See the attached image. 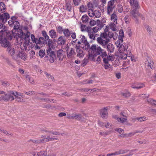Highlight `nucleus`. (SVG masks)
Listing matches in <instances>:
<instances>
[{
	"label": "nucleus",
	"instance_id": "obj_60",
	"mask_svg": "<svg viewBox=\"0 0 156 156\" xmlns=\"http://www.w3.org/2000/svg\"><path fill=\"white\" fill-rule=\"evenodd\" d=\"M38 42L37 44H40V43H44V40L43 37H40L39 38V39H38Z\"/></svg>",
	"mask_w": 156,
	"mask_h": 156
},
{
	"label": "nucleus",
	"instance_id": "obj_36",
	"mask_svg": "<svg viewBox=\"0 0 156 156\" xmlns=\"http://www.w3.org/2000/svg\"><path fill=\"white\" fill-rule=\"evenodd\" d=\"M147 101L149 104L154 106H156V101L150 98L147 100Z\"/></svg>",
	"mask_w": 156,
	"mask_h": 156
},
{
	"label": "nucleus",
	"instance_id": "obj_44",
	"mask_svg": "<svg viewBox=\"0 0 156 156\" xmlns=\"http://www.w3.org/2000/svg\"><path fill=\"white\" fill-rule=\"evenodd\" d=\"M51 133L53 135L57 136H63L66 135V134L64 133H59L56 131H51Z\"/></svg>",
	"mask_w": 156,
	"mask_h": 156
},
{
	"label": "nucleus",
	"instance_id": "obj_16",
	"mask_svg": "<svg viewBox=\"0 0 156 156\" xmlns=\"http://www.w3.org/2000/svg\"><path fill=\"white\" fill-rule=\"evenodd\" d=\"M71 118L75 119L78 121H82V116L80 113H73L72 114Z\"/></svg>",
	"mask_w": 156,
	"mask_h": 156
},
{
	"label": "nucleus",
	"instance_id": "obj_28",
	"mask_svg": "<svg viewBox=\"0 0 156 156\" xmlns=\"http://www.w3.org/2000/svg\"><path fill=\"white\" fill-rule=\"evenodd\" d=\"M122 95L125 98H128L130 97L131 94L130 92L127 90H125V92L121 93Z\"/></svg>",
	"mask_w": 156,
	"mask_h": 156
},
{
	"label": "nucleus",
	"instance_id": "obj_26",
	"mask_svg": "<svg viewBox=\"0 0 156 156\" xmlns=\"http://www.w3.org/2000/svg\"><path fill=\"white\" fill-rule=\"evenodd\" d=\"M65 41V40L64 39V38L62 36L59 37L57 41V42L58 44L62 45L64 44Z\"/></svg>",
	"mask_w": 156,
	"mask_h": 156
},
{
	"label": "nucleus",
	"instance_id": "obj_39",
	"mask_svg": "<svg viewBox=\"0 0 156 156\" xmlns=\"http://www.w3.org/2000/svg\"><path fill=\"white\" fill-rule=\"evenodd\" d=\"M127 119L126 118H121L119 117L117 119V121L118 122L123 124L127 122Z\"/></svg>",
	"mask_w": 156,
	"mask_h": 156
},
{
	"label": "nucleus",
	"instance_id": "obj_41",
	"mask_svg": "<svg viewBox=\"0 0 156 156\" xmlns=\"http://www.w3.org/2000/svg\"><path fill=\"white\" fill-rule=\"evenodd\" d=\"M89 17L87 15H83L82 17L81 20L83 23H86L88 21Z\"/></svg>",
	"mask_w": 156,
	"mask_h": 156
},
{
	"label": "nucleus",
	"instance_id": "obj_52",
	"mask_svg": "<svg viewBox=\"0 0 156 156\" xmlns=\"http://www.w3.org/2000/svg\"><path fill=\"white\" fill-rule=\"evenodd\" d=\"M145 85L143 83H140L139 84L138 86L136 87H133V86H131V87L133 89H141L144 87Z\"/></svg>",
	"mask_w": 156,
	"mask_h": 156
},
{
	"label": "nucleus",
	"instance_id": "obj_15",
	"mask_svg": "<svg viewBox=\"0 0 156 156\" xmlns=\"http://www.w3.org/2000/svg\"><path fill=\"white\" fill-rule=\"evenodd\" d=\"M79 46V47H80L82 48L87 51H88L89 50L90 51V46L89 43L87 41L81 44Z\"/></svg>",
	"mask_w": 156,
	"mask_h": 156
},
{
	"label": "nucleus",
	"instance_id": "obj_4",
	"mask_svg": "<svg viewBox=\"0 0 156 156\" xmlns=\"http://www.w3.org/2000/svg\"><path fill=\"white\" fill-rule=\"evenodd\" d=\"M14 97V92L13 91H9L6 93L5 95L0 97V100H3L6 102L9 101H12L15 99Z\"/></svg>",
	"mask_w": 156,
	"mask_h": 156
},
{
	"label": "nucleus",
	"instance_id": "obj_24",
	"mask_svg": "<svg viewBox=\"0 0 156 156\" xmlns=\"http://www.w3.org/2000/svg\"><path fill=\"white\" fill-rule=\"evenodd\" d=\"M111 20L112 23H117V16L115 13L114 12L111 15Z\"/></svg>",
	"mask_w": 156,
	"mask_h": 156
},
{
	"label": "nucleus",
	"instance_id": "obj_38",
	"mask_svg": "<svg viewBox=\"0 0 156 156\" xmlns=\"http://www.w3.org/2000/svg\"><path fill=\"white\" fill-rule=\"evenodd\" d=\"M26 78L27 80H28L32 84H34V82L33 79L30 76L28 75H27L26 76Z\"/></svg>",
	"mask_w": 156,
	"mask_h": 156
},
{
	"label": "nucleus",
	"instance_id": "obj_9",
	"mask_svg": "<svg viewBox=\"0 0 156 156\" xmlns=\"http://www.w3.org/2000/svg\"><path fill=\"white\" fill-rule=\"evenodd\" d=\"M9 17V15L7 13H5L2 14L0 13V24L5 23Z\"/></svg>",
	"mask_w": 156,
	"mask_h": 156
},
{
	"label": "nucleus",
	"instance_id": "obj_50",
	"mask_svg": "<svg viewBox=\"0 0 156 156\" xmlns=\"http://www.w3.org/2000/svg\"><path fill=\"white\" fill-rule=\"evenodd\" d=\"M147 118L146 117L143 116L140 117H137V121L140 122H142L147 120Z\"/></svg>",
	"mask_w": 156,
	"mask_h": 156
},
{
	"label": "nucleus",
	"instance_id": "obj_31",
	"mask_svg": "<svg viewBox=\"0 0 156 156\" xmlns=\"http://www.w3.org/2000/svg\"><path fill=\"white\" fill-rule=\"evenodd\" d=\"M87 29L95 33H97L98 31L99 28L98 27H95L92 28L91 27H87Z\"/></svg>",
	"mask_w": 156,
	"mask_h": 156
},
{
	"label": "nucleus",
	"instance_id": "obj_14",
	"mask_svg": "<svg viewBox=\"0 0 156 156\" xmlns=\"http://www.w3.org/2000/svg\"><path fill=\"white\" fill-rule=\"evenodd\" d=\"M0 43L2 46L4 47H8L11 46V44L5 38H3L2 40L0 41Z\"/></svg>",
	"mask_w": 156,
	"mask_h": 156
},
{
	"label": "nucleus",
	"instance_id": "obj_51",
	"mask_svg": "<svg viewBox=\"0 0 156 156\" xmlns=\"http://www.w3.org/2000/svg\"><path fill=\"white\" fill-rule=\"evenodd\" d=\"M119 39H121L124 36V34L123 31L122 30H120L119 32Z\"/></svg>",
	"mask_w": 156,
	"mask_h": 156
},
{
	"label": "nucleus",
	"instance_id": "obj_57",
	"mask_svg": "<svg viewBox=\"0 0 156 156\" xmlns=\"http://www.w3.org/2000/svg\"><path fill=\"white\" fill-rule=\"evenodd\" d=\"M24 94H27L28 95H32L35 94V92L33 91H29L28 92L24 91Z\"/></svg>",
	"mask_w": 156,
	"mask_h": 156
},
{
	"label": "nucleus",
	"instance_id": "obj_33",
	"mask_svg": "<svg viewBox=\"0 0 156 156\" xmlns=\"http://www.w3.org/2000/svg\"><path fill=\"white\" fill-rule=\"evenodd\" d=\"M15 99L16 101L18 102H24L25 100L24 99L22 98L21 97H18L17 96H14Z\"/></svg>",
	"mask_w": 156,
	"mask_h": 156
},
{
	"label": "nucleus",
	"instance_id": "obj_18",
	"mask_svg": "<svg viewBox=\"0 0 156 156\" xmlns=\"http://www.w3.org/2000/svg\"><path fill=\"white\" fill-rule=\"evenodd\" d=\"M117 23H112L111 22L109 24L108 27V28L111 29L112 31H118V28L116 27Z\"/></svg>",
	"mask_w": 156,
	"mask_h": 156
},
{
	"label": "nucleus",
	"instance_id": "obj_19",
	"mask_svg": "<svg viewBox=\"0 0 156 156\" xmlns=\"http://www.w3.org/2000/svg\"><path fill=\"white\" fill-rule=\"evenodd\" d=\"M132 7L135 9H138L140 8L139 2L137 0H134L130 4Z\"/></svg>",
	"mask_w": 156,
	"mask_h": 156
},
{
	"label": "nucleus",
	"instance_id": "obj_6",
	"mask_svg": "<svg viewBox=\"0 0 156 156\" xmlns=\"http://www.w3.org/2000/svg\"><path fill=\"white\" fill-rule=\"evenodd\" d=\"M88 13L91 17L98 18L101 16V13L99 10H94L90 8L88 9Z\"/></svg>",
	"mask_w": 156,
	"mask_h": 156
},
{
	"label": "nucleus",
	"instance_id": "obj_61",
	"mask_svg": "<svg viewBox=\"0 0 156 156\" xmlns=\"http://www.w3.org/2000/svg\"><path fill=\"white\" fill-rule=\"evenodd\" d=\"M81 0H73V2L75 5H78L81 3Z\"/></svg>",
	"mask_w": 156,
	"mask_h": 156
},
{
	"label": "nucleus",
	"instance_id": "obj_21",
	"mask_svg": "<svg viewBox=\"0 0 156 156\" xmlns=\"http://www.w3.org/2000/svg\"><path fill=\"white\" fill-rule=\"evenodd\" d=\"M128 47V46L127 45L124 46L123 44H121L119 48V51L120 53H124L127 50Z\"/></svg>",
	"mask_w": 156,
	"mask_h": 156
},
{
	"label": "nucleus",
	"instance_id": "obj_25",
	"mask_svg": "<svg viewBox=\"0 0 156 156\" xmlns=\"http://www.w3.org/2000/svg\"><path fill=\"white\" fill-rule=\"evenodd\" d=\"M49 34L52 38H55L57 37L56 32L54 30L52 29L49 32Z\"/></svg>",
	"mask_w": 156,
	"mask_h": 156
},
{
	"label": "nucleus",
	"instance_id": "obj_62",
	"mask_svg": "<svg viewBox=\"0 0 156 156\" xmlns=\"http://www.w3.org/2000/svg\"><path fill=\"white\" fill-rule=\"evenodd\" d=\"M31 141L34 143L36 144H41L40 139L32 140Z\"/></svg>",
	"mask_w": 156,
	"mask_h": 156
},
{
	"label": "nucleus",
	"instance_id": "obj_37",
	"mask_svg": "<svg viewBox=\"0 0 156 156\" xmlns=\"http://www.w3.org/2000/svg\"><path fill=\"white\" fill-rule=\"evenodd\" d=\"M105 68L106 69H108L109 71H112L113 69L111 65L108 63H106L104 65Z\"/></svg>",
	"mask_w": 156,
	"mask_h": 156
},
{
	"label": "nucleus",
	"instance_id": "obj_2",
	"mask_svg": "<svg viewBox=\"0 0 156 156\" xmlns=\"http://www.w3.org/2000/svg\"><path fill=\"white\" fill-rule=\"evenodd\" d=\"M114 33L112 32L109 31L108 34L106 32L101 33L100 36L97 39L98 43L101 45L104 48H105L106 45L110 41L109 39L112 38L114 40H116V37H114Z\"/></svg>",
	"mask_w": 156,
	"mask_h": 156
},
{
	"label": "nucleus",
	"instance_id": "obj_35",
	"mask_svg": "<svg viewBox=\"0 0 156 156\" xmlns=\"http://www.w3.org/2000/svg\"><path fill=\"white\" fill-rule=\"evenodd\" d=\"M87 7L83 5H82L80 6V11L82 13H83L87 12Z\"/></svg>",
	"mask_w": 156,
	"mask_h": 156
},
{
	"label": "nucleus",
	"instance_id": "obj_64",
	"mask_svg": "<svg viewBox=\"0 0 156 156\" xmlns=\"http://www.w3.org/2000/svg\"><path fill=\"white\" fill-rule=\"evenodd\" d=\"M96 23V21L94 20H91L89 22V24L91 26L95 25Z\"/></svg>",
	"mask_w": 156,
	"mask_h": 156
},
{
	"label": "nucleus",
	"instance_id": "obj_58",
	"mask_svg": "<svg viewBox=\"0 0 156 156\" xmlns=\"http://www.w3.org/2000/svg\"><path fill=\"white\" fill-rule=\"evenodd\" d=\"M44 108H46L48 109H50L55 108V107L54 106H52L50 104H48L44 105Z\"/></svg>",
	"mask_w": 156,
	"mask_h": 156
},
{
	"label": "nucleus",
	"instance_id": "obj_5",
	"mask_svg": "<svg viewBox=\"0 0 156 156\" xmlns=\"http://www.w3.org/2000/svg\"><path fill=\"white\" fill-rule=\"evenodd\" d=\"M40 139L41 143H44L46 142L51 141H55L58 142L59 140L57 137H55L54 136H50L48 135L47 136L45 135H43L41 136Z\"/></svg>",
	"mask_w": 156,
	"mask_h": 156
},
{
	"label": "nucleus",
	"instance_id": "obj_43",
	"mask_svg": "<svg viewBox=\"0 0 156 156\" xmlns=\"http://www.w3.org/2000/svg\"><path fill=\"white\" fill-rule=\"evenodd\" d=\"M63 33L64 35L66 37L69 36L70 34L69 30L67 29H64Z\"/></svg>",
	"mask_w": 156,
	"mask_h": 156
},
{
	"label": "nucleus",
	"instance_id": "obj_20",
	"mask_svg": "<svg viewBox=\"0 0 156 156\" xmlns=\"http://www.w3.org/2000/svg\"><path fill=\"white\" fill-rule=\"evenodd\" d=\"M107 51L110 53H112L114 51V45L111 43H109L106 45Z\"/></svg>",
	"mask_w": 156,
	"mask_h": 156
},
{
	"label": "nucleus",
	"instance_id": "obj_54",
	"mask_svg": "<svg viewBox=\"0 0 156 156\" xmlns=\"http://www.w3.org/2000/svg\"><path fill=\"white\" fill-rule=\"evenodd\" d=\"M115 131L117 132L120 134L124 132V130L123 129L120 128H117L114 129Z\"/></svg>",
	"mask_w": 156,
	"mask_h": 156
},
{
	"label": "nucleus",
	"instance_id": "obj_10",
	"mask_svg": "<svg viewBox=\"0 0 156 156\" xmlns=\"http://www.w3.org/2000/svg\"><path fill=\"white\" fill-rule=\"evenodd\" d=\"M66 51H67V58L69 59L73 58L76 55L75 50L73 48H68Z\"/></svg>",
	"mask_w": 156,
	"mask_h": 156
},
{
	"label": "nucleus",
	"instance_id": "obj_47",
	"mask_svg": "<svg viewBox=\"0 0 156 156\" xmlns=\"http://www.w3.org/2000/svg\"><path fill=\"white\" fill-rule=\"evenodd\" d=\"M109 134L108 131H102L99 134L102 136L105 137Z\"/></svg>",
	"mask_w": 156,
	"mask_h": 156
},
{
	"label": "nucleus",
	"instance_id": "obj_63",
	"mask_svg": "<svg viewBox=\"0 0 156 156\" xmlns=\"http://www.w3.org/2000/svg\"><path fill=\"white\" fill-rule=\"evenodd\" d=\"M57 31L60 34H62L63 31L62 27L61 26H59L57 28Z\"/></svg>",
	"mask_w": 156,
	"mask_h": 156
},
{
	"label": "nucleus",
	"instance_id": "obj_12",
	"mask_svg": "<svg viewBox=\"0 0 156 156\" xmlns=\"http://www.w3.org/2000/svg\"><path fill=\"white\" fill-rule=\"evenodd\" d=\"M79 46L76 45V56L80 58H83L85 55V53L83 50L79 48Z\"/></svg>",
	"mask_w": 156,
	"mask_h": 156
},
{
	"label": "nucleus",
	"instance_id": "obj_1",
	"mask_svg": "<svg viewBox=\"0 0 156 156\" xmlns=\"http://www.w3.org/2000/svg\"><path fill=\"white\" fill-rule=\"evenodd\" d=\"M23 29L26 32V33H23L21 29H19L18 30L16 34L18 37L20 38L22 40L24 39L23 50L26 51L27 50V48H29L31 47V43L30 42V33L28 31L27 27H24Z\"/></svg>",
	"mask_w": 156,
	"mask_h": 156
},
{
	"label": "nucleus",
	"instance_id": "obj_29",
	"mask_svg": "<svg viewBox=\"0 0 156 156\" xmlns=\"http://www.w3.org/2000/svg\"><path fill=\"white\" fill-rule=\"evenodd\" d=\"M80 41L78 42V43L79 45L87 41V39L84 35H81L80 36Z\"/></svg>",
	"mask_w": 156,
	"mask_h": 156
},
{
	"label": "nucleus",
	"instance_id": "obj_22",
	"mask_svg": "<svg viewBox=\"0 0 156 156\" xmlns=\"http://www.w3.org/2000/svg\"><path fill=\"white\" fill-rule=\"evenodd\" d=\"M17 56L23 60H25L27 58V55L26 54L25 52L22 51H20L19 52V53L17 55Z\"/></svg>",
	"mask_w": 156,
	"mask_h": 156
},
{
	"label": "nucleus",
	"instance_id": "obj_45",
	"mask_svg": "<svg viewBox=\"0 0 156 156\" xmlns=\"http://www.w3.org/2000/svg\"><path fill=\"white\" fill-rule=\"evenodd\" d=\"M31 38L33 43H35L36 44H37V42H38V39L35 37L34 34H32L31 35Z\"/></svg>",
	"mask_w": 156,
	"mask_h": 156
},
{
	"label": "nucleus",
	"instance_id": "obj_32",
	"mask_svg": "<svg viewBox=\"0 0 156 156\" xmlns=\"http://www.w3.org/2000/svg\"><path fill=\"white\" fill-rule=\"evenodd\" d=\"M145 64L146 65H147V66L149 67L150 68L152 69L151 67L153 66L154 62L153 60L150 59L149 60H147L145 62Z\"/></svg>",
	"mask_w": 156,
	"mask_h": 156
},
{
	"label": "nucleus",
	"instance_id": "obj_40",
	"mask_svg": "<svg viewBox=\"0 0 156 156\" xmlns=\"http://www.w3.org/2000/svg\"><path fill=\"white\" fill-rule=\"evenodd\" d=\"M117 10L120 13H121L122 12L123 10V6L122 4H119L117 6Z\"/></svg>",
	"mask_w": 156,
	"mask_h": 156
},
{
	"label": "nucleus",
	"instance_id": "obj_49",
	"mask_svg": "<svg viewBox=\"0 0 156 156\" xmlns=\"http://www.w3.org/2000/svg\"><path fill=\"white\" fill-rule=\"evenodd\" d=\"M105 126L106 128H113V125L110 122H107L105 124Z\"/></svg>",
	"mask_w": 156,
	"mask_h": 156
},
{
	"label": "nucleus",
	"instance_id": "obj_53",
	"mask_svg": "<svg viewBox=\"0 0 156 156\" xmlns=\"http://www.w3.org/2000/svg\"><path fill=\"white\" fill-rule=\"evenodd\" d=\"M88 62V60L87 59L84 58L82 61L81 66H86Z\"/></svg>",
	"mask_w": 156,
	"mask_h": 156
},
{
	"label": "nucleus",
	"instance_id": "obj_3",
	"mask_svg": "<svg viewBox=\"0 0 156 156\" xmlns=\"http://www.w3.org/2000/svg\"><path fill=\"white\" fill-rule=\"evenodd\" d=\"M103 50L101 47L98 45L93 44L90 48V53L89 54V58L94 61L95 60L94 57L101 54Z\"/></svg>",
	"mask_w": 156,
	"mask_h": 156
},
{
	"label": "nucleus",
	"instance_id": "obj_30",
	"mask_svg": "<svg viewBox=\"0 0 156 156\" xmlns=\"http://www.w3.org/2000/svg\"><path fill=\"white\" fill-rule=\"evenodd\" d=\"M87 31L88 32V35L89 36L90 38L93 40H95V35L94 34V33L88 29L87 30Z\"/></svg>",
	"mask_w": 156,
	"mask_h": 156
},
{
	"label": "nucleus",
	"instance_id": "obj_23",
	"mask_svg": "<svg viewBox=\"0 0 156 156\" xmlns=\"http://www.w3.org/2000/svg\"><path fill=\"white\" fill-rule=\"evenodd\" d=\"M42 75L44 77H46L48 79H49L51 78L52 81H54L55 80L54 77L52 76L50 74L48 73L45 71H44L43 73L42 74Z\"/></svg>",
	"mask_w": 156,
	"mask_h": 156
},
{
	"label": "nucleus",
	"instance_id": "obj_42",
	"mask_svg": "<svg viewBox=\"0 0 156 156\" xmlns=\"http://www.w3.org/2000/svg\"><path fill=\"white\" fill-rule=\"evenodd\" d=\"M6 9L5 5L4 3L1 2L0 3V11L4 12Z\"/></svg>",
	"mask_w": 156,
	"mask_h": 156
},
{
	"label": "nucleus",
	"instance_id": "obj_59",
	"mask_svg": "<svg viewBox=\"0 0 156 156\" xmlns=\"http://www.w3.org/2000/svg\"><path fill=\"white\" fill-rule=\"evenodd\" d=\"M101 54V55L100 56H101L102 58H104L106 57L107 56V54L106 51H104V50L102 51Z\"/></svg>",
	"mask_w": 156,
	"mask_h": 156
},
{
	"label": "nucleus",
	"instance_id": "obj_48",
	"mask_svg": "<svg viewBox=\"0 0 156 156\" xmlns=\"http://www.w3.org/2000/svg\"><path fill=\"white\" fill-rule=\"evenodd\" d=\"M124 19L125 22L127 24L129 23L130 21V19L129 15H126L125 16Z\"/></svg>",
	"mask_w": 156,
	"mask_h": 156
},
{
	"label": "nucleus",
	"instance_id": "obj_34",
	"mask_svg": "<svg viewBox=\"0 0 156 156\" xmlns=\"http://www.w3.org/2000/svg\"><path fill=\"white\" fill-rule=\"evenodd\" d=\"M7 51H8L9 54L10 55H12L15 53L14 48L11 47L10 46L8 47L7 49Z\"/></svg>",
	"mask_w": 156,
	"mask_h": 156
},
{
	"label": "nucleus",
	"instance_id": "obj_56",
	"mask_svg": "<svg viewBox=\"0 0 156 156\" xmlns=\"http://www.w3.org/2000/svg\"><path fill=\"white\" fill-rule=\"evenodd\" d=\"M66 9L69 11L71 10L72 6L69 3H66Z\"/></svg>",
	"mask_w": 156,
	"mask_h": 156
},
{
	"label": "nucleus",
	"instance_id": "obj_27",
	"mask_svg": "<svg viewBox=\"0 0 156 156\" xmlns=\"http://www.w3.org/2000/svg\"><path fill=\"white\" fill-rule=\"evenodd\" d=\"M131 53L129 50L127 51L126 50L124 52V56L121 57L122 59H125L127 58V56L130 57L131 55Z\"/></svg>",
	"mask_w": 156,
	"mask_h": 156
},
{
	"label": "nucleus",
	"instance_id": "obj_55",
	"mask_svg": "<svg viewBox=\"0 0 156 156\" xmlns=\"http://www.w3.org/2000/svg\"><path fill=\"white\" fill-rule=\"evenodd\" d=\"M45 55L44 51L42 50H40L39 52V55L41 57H43Z\"/></svg>",
	"mask_w": 156,
	"mask_h": 156
},
{
	"label": "nucleus",
	"instance_id": "obj_17",
	"mask_svg": "<svg viewBox=\"0 0 156 156\" xmlns=\"http://www.w3.org/2000/svg\"><path fill=\"white\" fill-rule=\"evenodd\" d=\"M65 52L62 50H58L57 52V55L58 58L60 61H62L64 57Z\"/></svg>",
	"mask_w": 156,
	"mask_h": 156
},
{
	"label": "nucleus",
	"instance_id": "obj_46",
	"mask_svg": "<svg viewBox=\"0 0 156 156\" xmlns=\"http://www.w3.org/2000/svg\"><path fill=\"white\" fill-rule=\"evenodd\" d=\"M130 14L133 17H135L138 15V12L134 9L131 11Z\"/></svg>",
	"mask_w": 156,
	"mask_h": 156
},
{
	"label": "nucleus",
	"instance_id": "obj_13",
	"mask_svg": "<svg viewBox=\"0 0 156 156\" xmlns=\"http://www.w3.org/2000/svg\"><path fill=\"white\" fill-rule=\"evenodd\" d=\"M31 154L32 156H46L47 152L46 151H41L38 152L33 151Z\"/></svg>",
	"mask_w": 156,
	"mask_h": 156
},
{
	"label": "nucleus",
	"instance_id": "obj_7",
	"mask_svg": "<svg viewBox=\"0 0 156 156\" xmlns=\"http://www.w3.org/2000/svg\"><path fill=\"white\" fill-rule=\"evenodd\" d=\"M16 18L15 16H12L11 17V19L9 20L8 23L9 25L10 26H12L13 27L14 29L18 30L19 29L20 26L19 22L15 20Z\"/></svg>",
	"mask_w": 156,
	"mask_h": 156
},
{
	"label": "nucleus",
	"instance_id": "obj_8",
	"mask_svg": "<svg viewBox=\"0 0 156 156\" xmlns=\"http://www.w3.org/2000/svg\"><path fill=\"white\" fill-rule=\"evenodd\" d=\"M47 53V57L49 58V61L51 63H53L54 60L56 59V56L55 52L52 49L49 48L46 50Z\"/></svg>",
	"mask_w": 156,
	"mask_h": 156
},
{
	"label": "nucleus",
	"instance_id": "obj_11",
	"mask_svg": "<svg viewBox=\"0 0 156 156\" xmlns=\"http://www.w3.org/2000/svg\"><path fill=\"white\" fill-rule=\"evenodd\" d=\"M109 108L108 107H104L100 110V114L101 116L103 118H105L108 115L107 111Z\"/></svg>",
	"mask_w": 156,
	"mask_h": 156
}]
</instances>
